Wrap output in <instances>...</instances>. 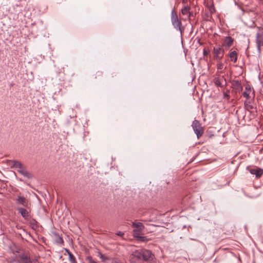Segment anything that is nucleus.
<instances>
[{"mask_svg": "<svg viewBox=\"0 0 263 263\" xmlns=\"http://www.w3.org/2000/svg\"><path fill=\"white\" fill-rule=\"evenodd\" d=\"M15 203L17 205H22L27 208L28 206V201L24 196H17L15 199Z\"/></svg>", "mask_w": 263, "mask_h": 263, "instance_id": "nucleus-8", "label": "nucleus"}, {"mask_svg": "<svg viewBox=\"0 0 263 263\" xmlns=\"http://www.w3.org/2000/svg\"><path fill=\"white\" fill-rule=\"evenodd\" d=\"M154 255L148 250H138L133 252L131 255L132 261H151L153 260Z\"/></svg>", "mask_w": 263, "mask_h": 263, "instance_id": "nucleus-1", "label": "nucleus"}, {"mask_svg": "<svg viewBox=\"0 0 263 263\" xmlns=\"http://www.w3.org/2000/svg\"><path fill=\"white\" fill-rule=\"evenodd\" d=\"M171 22L174 28L182 34L184 31V27L182 25L181 21L178 18L175 8L171 12Z\"/></svg>", "mask_w": 263, "mask_h": 263, "instance_id": "nucleus-3", "label": "nucleus"}, {"mask_svg": "<svg viewBox=\"0 0 263 263\" xmlns=\"http://www.w3.org/2000/svg\"><path fill=\"white\" fill-rule=\"evenodd\" d=\"M139 241H143V242H147L150 239L148 238H147L146 236H141L138 237V239H137Z\"/></svg>", "mask_w": 263, "mask_h": 263, "instance_id": "nucleus-22", "label": "nucleus"}, {"mask_svg": "<svg viewBox=\"0 0 263 263\" xmlns=\"http://www.w3.org/2000/svg\"><path fill=\"white\" fill-rule=\"evenodd\" d=\"M233 43L234 39L231 36H227L222 43V46L229 48L233 45Z\"/></svg>", "mask_w": 263, "mask_h": 263, "instance_id": "nucleus-10", "label": "nucleus"}, {"mask_svg": "<svg viewBox=\"0 0 263 263\" xmlns=\"http://www.w3.org/2000/svg\"><path fill=\"white\" fill-rule=\"evenodd\" d=\"M251 91V87L249 85H247L245 87V91L243 92V96L247 99L250 98V94Z\"/></svg>", "mask_w": 263, "mask_h": 263, "instance_id": "nucleus-12", "label": "nucleus"}, {"mask_svg": "<svg viewBox=\"0 0 263 263\" xmlns=\"http://www.w3.org/2000/svg\"><path fill=\"white\" fill-rule=\"evenodd\" d=\"M217 68L218 70H220L219 71V72H220V73L223 72V71L222 70H224L226 68V67H224V64L221 62H219L217 64Z\"/></svg>", "mask_w": 263, "mask_h": 263, "instance_id": "nucleus-19", "label": "nucleus"}, {"mask_svg": "<svg viewBox=\"0 0 263 263\" xmlns=\"http://www.w3.org/2000/svg\"><path fill=\"white\" fill-rule=\"evenodd\" d=\"M17 210L25 219H28L30 217L29 213L27 209L24 208H18Z\"/></svg>", "mask_w": 263, "mask_h": 263, "instance_id": "nucleus-11", "label": "nucleus"}, {"mask_svg": "<svg viewBox=\"0 0 263 263\" xmlns=\"http://www.w3.org/2000/svg\"><path fill=\"white\" fill-rule=\"evenodd\" d=\"M142 231L140 230H137V229L134 230L133 231L134 237L138 239V237H140V234Z\"/></svg>", "mask_w": 263, "mask_h": 263, "instance_id": "nucleus-20", "label": "nucleus"}, {"mask_svg": "<svg viewBox=\"0 0 263 263\" xmlns=\"http://www.w3.org/2000/svg\"><path fill=\"white\" fill-rule=\"evenodd\" d=\"M102 73L101 71H97L96 73L95 78H97V77H102Z\"/></svg>", "mask_w": 263, "mask_h": 263, "instance_id": "nucleus-27", "label": "nucleus"}, {"mask_svg": "<svg viewBox=\"0 0 263 263\" xmlns=\"http://www.w3.org/2000/svg\"><path fill=\"white\" fill-rule=\"evenodd\" d=\"M17 172L27 178L29 179L31 177L30 173L26 171L24 166H23L20 170H17Z\"/></svg>", "mask_w": 263, "mask_h": 263, "instance_id": "nucleus-14", "label": "nucleus"}, {"mask_svg": "<svg viewBox=\"0 0 263 263\" xmlns=\"http://www.w3.org/2000/svg\"><path fill=\"white\" fill-rule=\"evenodd\" d=\"M232 88L235 89L236 92H240L242 89V86L238 80H233L232 82Z\"/></svg>", "mask_w": 263, "mask_h": 263, "instance_id": "nucleus-9", "label": "nucleus"}, {"mask_svg": "<svg viewBox=\"0 0 263 263\" xmlns=\"http://www.w3.org/2000/svg\"><path fill=\"white\" fill-rule=\"evenodd\" d=\"M237 56L238 54L236 51H231L229 54V57H230L231 61L234 63H236L237 62Z\"/></svg>", "mask_w": 263, "mask_h": 263, "instance_id": "nucleus-13", "label": "nucleus"}, {"mask_svg": "<svg viewBox=\"0 0 263 263\" xmlns=\"http://www.w3.org/2000/svg\"><path fill=\"white\" fill-rule=\"evenodd\" d=\"M132 227L134 228H137V230H140L143 231L144 227L142 223L141 222H133Z\"/></svg>", "mask_w": 263, "mask_h": 263, "instance_id": "nucleus-17", "label": "nucleus"}, {"mask_svg": "<svg viewBox=\"0 0 263 263\" xmlns=\"http://www.w3.org/2000/svg\"><path fill=\"white\" fill-rule=\"evenodd\" d=\"M68 254H69V257L70 261L71 262H74L75 261V257H74V256L71 253H70V252H68Z\"/></svg>", "mask_w": 263, "mask_h": 263, "instance_id": "nucleus-26", "label": "nucleus"}, {"mask_svg": "<svg viewBox=\"0 0 263 263\" xmlns=\"http://www.w3.org/2000/svg\"><path fill=\"white\" fill-rule=\"evenodd\" d=\"M54 240L59 245H62L64 243V241L62 238L57 233H54Z\"/></svg>", "mask_w": 263, "mask_h": 263, "instance_id": "nucleus-16", "label": "nucleus"}, {"mask_svg": "<svg viewBox=\"0 0 263 263\" xmlns=\"http://www.w3.org/2000/svg\"><path fill=\"white\" fill-rule=\"evenodd\" d=\"M117 235L118 236H122L124 235V233L120 231L117 233Z\"/></svg>", "mask_w": 263, "mask_h": 263, "instance_id": "nucleus-28", "label": "nucleus"}, {"mask_svg": "<svg viewBox=\"0 0 263 263\" xmlns=\"http://www.w3.org/2000/svg\"><path fill=\"white\" fill-rule=\"evenodd\" d=\"M214 57L216 60H220L223 57L224 50L221 47H215L213 48Z\"/></svg>", "mask_w": 263, "mask_h": 263, "instance_id": "nucleus-6", "label": "nucleus"}, {"mask_svg": "<svg viewBox=\"0 0 263 263\" xmlns=\"http://www.w3.org/2000/svg\"><path fill=\"white\" fill-rule=\"evenodd\" d=\"M223 97L224 98H226L227 100H229L230 98L229 95V90H227L226 92H223Z\"/></svg>", "mask_w": 263, "mask_h": 263, "instance_id": "nucleus-25", "label": "nucleus"}, {"mask_svg": "<svg viewBox=\"0 0 263 263\" xmlns=\"http://www.w3.org/2000/svg\"><path fill=\"white\" fill-rule=\"evenodd\" d=\"M256 43L257 50L260 52L261 47L263 46V27L258 28V31L256 34Z\"/></svg>", "mask_w": 263, "mask_h": 263, "instance_id": "nucleus-5", "label": "nucleus"}, {"mask_svg": "<svg viewBox=\"0 0 263 263\" xmlns=\"http://www.w3.org/2000/svg\"><path fill=\"white\" fill-rule=\"evenodd\" d=\"M12 164L13 167H15L16 168H17V170H20L24 166L21 162L17 161H12Z\"/></svg>", "mask_w": 263, "mask_h": 263, "instance_id": "nucleus-18", "label": "nucleus"}, {"mask_svg": "<svg viewBox=\"0 0 263 263\" xmlns=\"http://www.w3.org/2000/svg\"><path fill=\"white\" fill-rule=\"evenodd\" d=\"M247 170L251 174L255 175L257 178H260L263 175V169L258 167L254 168L248 167Z\"/></svg>", "mask_w": 263, "mask_h": 263, "instance_id": "nucleus-7", "label": "nucleus"}, {"mask_svg": "<svg viewBox=\"0 0 263 263\" xmlns=\"http://www.w3.org/2000/svg\"><path fill=\"white\" fill-rule=\"evenodd\" d=\"M10 249L13 254L17 253L15 255L16 259L13 261H24V263L30 262L29 255L27 253H25L21 249L16 248L14 244H12L10 246Z\"/></svg>", "mask_w": 263, "mask_h": 263, "instance_id": "nucleus-2", "label": "nucleus"}, {"mask_svg": "<svg viewBox=\"0 0 263 263\" xmlns=\"http://www.w3.org/2000/svg\"><path fill=\"white\" fill-rule=\"evenodd\" d=\"M99 255L100 256V258L102 259V261H108L109 258L106 256H104L102 254H101L100 252L99 253Z\"/></svg>", "mask_w": 263, "mask_h": 263, "instance_id": "nucleus-24", "label": "nucleus"}, {"mask_svg": "<svg viewBox=\"0 0 263 263\" xmlns=\"http://www.w3.org/2000/svg\"><path fill=\"white\" fill-rule=\"evenodd\" d=\"M88 258L89 259V262L90 263H96L95 261H91V257H88Z\"/></svg>", "mask_w": 263, "mask_h": 263, "instance_id": "nucleus-29", "label": "nucleus"}, {"mask_svg": "<svg viewBox=\"0 0 263 263\" xmlns=\"http://www.w3.org/2000/svg\"><path fill=\"white\" fill-rule=\"evenodd\" d=\"M190 7L189 6H184L181 9V13L183 15H188V17H190L191 16V12H190Z\"/></svg>", "mask_w": 263, "mask_h": 263, "instance_id": "nucleus-15", "label": "nucleus"}, {"mask_svg": "<svg viewBox=\"0 0 263 263\" xmlns=\"http://www.w3.org/2000/svg\"><path fill=\"white\" fill-rule=\"evenodd\" d=\"M209 10L211 13V14H213L215 12V9L213 4H211L209 6Z\"/></svg>", "mask_w": 263, "mask_h": 263, "instance_id": "nucleus-23", "label": "nucleus"}, {"mask_svg": "<svg viewBox=\"0 0 263 263\" xmlns=\"http://www.w3.org/2000/svg\"><path fill=\"white\" fill-rule=\"evenodd\" d=\"M214 82L215 85L217 86L222 87L221 83L219 78H216L214 80Z\"/></svg>", "mask_w": 263, "mask_h": 263, "instance_id": "nucleus-21", "label": "nucleus"}, {"mask_svg": "<svg viewBox=\"0 0 263 263\" xmlns=\"http://www.w3.org/2000/svg\"><path fill=\"white\" fill-rule=\"evenodd\" d=\"M192 126L194 133L197 136V138L199 139L204 133V129L203 127H202L200 122L197 120L193 121Z\"/></svg>", "mask_w": 263, "mask_h": 263, "instance_id": "nucleus-4", "label": "nucleus"}]
</instances>
